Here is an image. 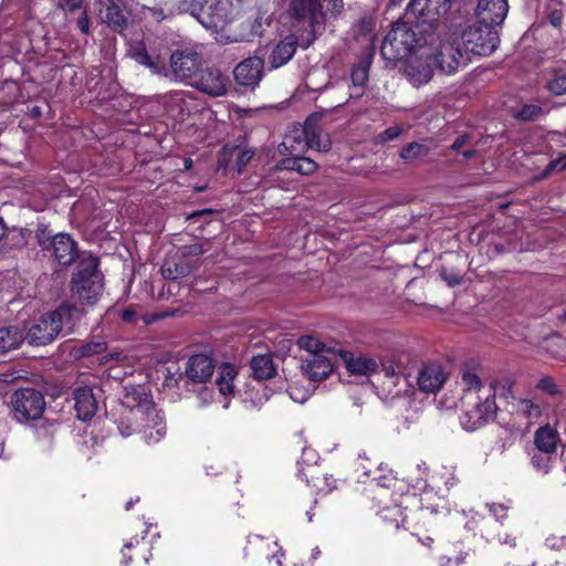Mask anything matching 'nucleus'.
Returning a JSON list of instances; mask_svg holds the SVG:
<instances>
[{
    "mask_svg": "<svg viewBox=\"0 0 566 566\" xmlns=\"http://www.w3.org/2000/svg\"><path fill=\"white\" fill-rule=\"evenodd\" d=\"M566 169V155L549 161L542 174V178L548 177L553 171Z\"/></svg>",
    "mask_w": 566,
    "mask_h": 566,
    "instance_id": "50",
    "label": "nucleus"
},
{
    "mask_svg": "<svg viewBox=\"0 0 566 566\" xmlns=\"http://www.w3.org/2000/svg\"><path fill=\"white\" fill-rule=\"evenodd\" d=\"M250 367L255 379L264 380L272 378L276 370L273 360L269 355H258L251 359Z\"/></svg>",
    "mask_w": 566,
    "mask_h": 566,
    "instance_id": "36",
    "label": "nucleus"
},
{
    "mask_svg": "<svg viewBox=\"0 0 566 566\" xmlns=\"http://www.w3.org/2000/svg\"><path fill=\"white\" fill-rule=\"evenodd\" d=\"M344 360L347 370L352 374L369 376L379 370V359L371 356L346 354Z\"/></svg>",
    "mask_w": 566,
    "mask_h": 566,
    "instance_id": "26",
    "label": "nucleus"
},
{
    "mask_svg": "<svg viewBox=\"0 0 566 566\" xmlns=\"http://www.w3.org/2000/svg\"><path fill=\"white\" fill-rule=\"evenodd\" d=\"M368 71H369V64L367 62H360L359 64L355 65L352 70L350 78L353 86L357 88V92L350 93V96H360L363 93V87L366 84L368 80Z\"/></svg>",
    "mask_w": 566,
    "mask_h": 566,
    "instance_id": "39",
    "label": "nucleus"
},
{
    "mask_svg": "<svg viewBox=\"0 0 566 566\" xmlns=\"http://www.w3.org/2000/svg\"><path fill=\"white\" fill-rule=\"evenodd\" d=\"M379 361V370L384 377L386 378L385 381V389L388 390V392H392V388L398 385L400 381V376L402 373V366L400 361V356L392 354L390 356H387L385 358H381Z\"/></svg>",
    "mask_w": 566,
    "mask_h": 566,
    "instance_id": "27",
    "label": "nucleus"
},
{
    "mask_svg": "<svg viewBox=\"0 0 566 566\" xmlns=\"http://www.w3.org/2000/svg\"><path fill=\"white\" fill-rule=\"evenodd\" d=\"M106 348L107 344L103 338L94 337L92 340L76 346L74 353L76 357H90L104 353Z\"/></svg>",
    "mask_w": 566,
    "mask_h": 566,
    "instance_id": "38",
    "label": "nucleus"
},
{
    "mask_svg": "<svg viewBox=\"0 0 566 566\" xmlns=\"http://www.w3.org/2000/svg\"><path fill=\"white\" fill-rule=\"evenodd\" d=\"M471 62L475 56H489L499 46L500 36L496 29L488 24L474 23L459 25L450 30Z\"/></svg>",
    "mask_w": 566,
    "mask_h": 566,
    "instance_id": "4",
    "label": "nucleus"
},
{
    "mask_svg": "<svg viewBox=\"0 0 566 566\" xmlns=\"http://www.w3.org/2000/svg\"><path fill=\"white\" fill-rule=\"evenodd\" d=\"M432 61L446 74L455 73L470 62L460 46L459 39H455L451 31L441 40L437 52L432 53Z\"/></svg>",
    "mask_w": 566,
    "mask_h": 566,
    "instance_id": "9",
    "label": "nucleus"
},
{
    "mask_svg": "<svg viewBox=\"0 0 566 566\" xmlns=\"http://www.w3.org/2000/svg\"><path fill=\"white\" fill-rule=\"evenodd\" d=\"M97 260L91 259L87 266L81 269L72 280V294L81 302L94 304L102 290V274L97 271Z\"/></svg>",
    "mask_w": 566,
    "mask_h": 566,
    "instance_id": "6",
    "label": "nucleus"
},
{
    "mask_svg": "<svg viewBox=\"0 0 566 566\" xmlns=\"http://www.w3.org/2000/svg\"><path fill=\"white\" fill-rule=\"evenodd\" d=\"M180 252L184 256H190V255H200L205 252L203 248L199 243H193L189 245H184L180 249Z\"/></svg>",
    "mask_w": 566,
    "mask_h": 566,
    "instance_id": "58",
    "label": "nucleus"
},
{
    "mask_svg": "<svg viewBox=\"0 0 566 566\" xmlns=\"http://www.w3.org/2000/svg\"><path fill=\"white\" fill-rule=\"evenodd\" d=\"M537 388L549 394V395H556L558 392L557 385L554 382V380L551 377H543L538 381Z\"/></svg>",
    "mask_w": 566,
    "mask_h": 566,
    "instance_id": "54",
    "label": "nucleus"
},
{
    "mask_svg": "<svg viewBox=\"0 0 566 566\" xmlns=\"http://www.w3.org/2000/svg\"><path fill=\"white\" fill-rule=\"evenodd\" d=\"M130 55L137 63L150 69L154 74H160L165 70L163 59L158 55H150L143 45L133 48Z\"/></svg>",
    "mask_w": 566,
    "mask_h": 566,
    "instance_id": "34",
    "label": "nucleus"
},
{
    "mask_svg": "<svg viewBox=\"0 0 566 566\" xmlns=\"http://www.w3.org/2000/svg\"><path fill=\"white\" fill-rule=\"evenodd\" d=\"M428 153L429 149L424 145L419 143H409L401 148L399 156L406 161H412L428 155Z\"/></svg>",
    "mask_w": 566,
    "mask_h": 566,
    "instance_id": "43",
    "label": "nucleus"
},
{
    "mask_svg": "<svg viewBox=\"0 0 566 566\" xmlns=\"http://www.w3.org/2000/svg\"><path fill=\"white\" fill-rule=\"evenodd\" d=\"M13 417L19 422H28L41 418L45 409L43 395L34 388H21L11 396Z\"/></svg>",
    "mask_w": 566,
    "mask_h": 566,
    "instance_id": "7",
    "label": "nucleus"
},
{
    "mask_svg": "<svg viewBox=\"0 0 566 566\" xmlns=\"http://www.w3.org/2000/svg\"><path fill=\"white\" fill-rule=\"evenodd\" d=\"M402 134V128L400 126H391L384 132L379 133L375 137V143L379 145H384L388 142L397 139Z\"/></svg>",
    "mask_w": 566,
    "mask_h": 566,
    "instance_id": "47",
    "label": "nucleus"
},
{
    "mask_svg": "<svg viewBox=\"0 0 566 566\" xmlns=\"http://www.w3.org/2000/svg\"><path fill=\"white\" fill-rule=\"evenodd\" d=\"M507 0H479L476 7L478 22L496 29L507 14Z\"/></svg>",
    "mask_w": 566,
    "mask_h": 566,
    "instance_id": "20",
    "label": "nucleus"
},
{
    "mask_svg": "<svg viewBox=\"0 0 566 566\" xmlns=\"http://www.w3.org/2000/svg\"><path fill=\"white\" fill-rule=\"evenodd\" d=\"M160 103L170 117L179 119L189 112L192 98L186 91H172L161 96Z\"/></svg>",
    "mask_w": 566,
    "mask_h": 566,
    "instance_id": "23",
    "label": "nucleus"
},
{
    "mask_svg": "<svg viewBox=\"0 0 566 566\" xmlns=\"http://www.w3.org/2000/svg\"><path fill=\"white\" fill-rule=\"evenodd\" d=\"M229 78L220 70L208 67L200 70L191 86L209 96H222L227 93Z\"/></svg>",
    "mask_w": 566,
    "mask_h": 566,
    "instance_id": "18",
    "label": "nucleus"
},
{
    "mask_svg": "<svg viewBox=\"0 0 566 566\" xmlns=\"http://www.w3.org/2000/svg\"><path fill=\"white\" fill-rule=\"evenodd\" d=\"M123 405L129 409L127 421L137 422V431L147 444H155L166 436L164 416L155 408L145 386H126Z\"/></svg>",
    "mask_w": 566,
    "mask_h": 566,
    "instance_id": "1",
    "label": "nucleus"
},
{
    "mask_svg": "<svg viewBox=\"0 0 566 566\" xmlns=\"http://www.w3.org/2000/svg\"><path fill=\"white\" fill-rule=\"evenodd\" d=\"M379 515L384 521L395 523L396 528H399L400 524H403L406 521V515L400 509V505L397 504L394 506L385 504L380 507Z\"/></svg>",
    "mask_w": 566,
    "mask_h": 566,
    "instance_id": "40",
    "label": "nucleus"
},
{
    "mask_svg": "<svg viewBox=\"0 0 566 566\" xmlns=\"http://www.w3.org/2000/svg\"><path fill=\"white\" fill-rule=\"evenodd\" d=\"M214 368L216 366L211 356L196 354L188 358L185 374L190 381L203 384L211 379Z\"/></svg>",
    "mask_w": 566,
    "mask_h": 566,
    "instance_id": "22",
    "label": "nucleus"
},
{
    "mask_svg": "<svg viewBox=\"0 0 566 566\" xmlns=\"http://www.w3.org/2000/svg\"><path fill=\"white\" fill-rule=\"evenodd\" d=\"M198 398L203 405H208L213 400V392L205 388L198 394Z\"/></svg>",
    "mask_w": 566,
    "mask_h": 566,
    "instance_id": "62",
    "label": "nucleus"
},
{
    "mask_svg": "<svg viewBox=\"0 0 566 566\" xmlns=\"http://www.w3.org/2000/svg\"><path fill=\"white\" fill-rule=\"evenodd\" d=\"M145 15L154 19L157 22H160L165 19L163 10L155 8H147V11H145Z\"/></svg>",
    "mask_w": 566,
    "mask_h": 566,
    "instance_id": "61",
    "label": "nucleus"
},
{
    "mask_svg": "<svg viewBox=\"0 0 566 566\" xmlns=\"http://www.w3.org/2000/svg\"><path fill=\"white\" fill-rule=\"evenodd\" d=\"M104 17L106 22L115 29H122L126 24V19L122 9L113 2L107 4Z\"/></svg>",
    "mask_w": 566,
    "mask_h": 566,
    "instance_id": "44",
    "label": "nucleus"
},
{
    "mask_svg": "<svg viewBox=\"0 0 566 566\" xmlns=\"http://www.w3.org/2000/svg\"><path fill=\"white\" fill-rule=\"evenodd\" d=\"M264 62L261 57L251 56L239 63L233 75L238 84L254 87L263 76Z\"/></svg>",
    "mask_w": 566,
    "mask_h": 566,
    "instance_id": "21",
    "label": "nucleus"
},
{
    "mask_svg": "<svg viewBox=\"0 0 566 566\" xmlns=\"http://www.w3.org/2000/svg\"><path fill=\"white\" fill-rule=\"evenodd\" d=\"M469 556V553L462 552L458 554L457 556H441L439 562L440 566H460L463 564Z\"/></svg>",
    "mask_w": 566,
    "mask_h": 566,
    "instance_id": "52",
    "label": "nucleus"
},
{
    "mask_svg": "<svg viewBox=\"0 0 566 566\" xmlns=\"http://www.w3.org/2000/svg\"><path fill=\"white\" fill-rule=\"evenodd\" d=\"M305 137H306V150L308 148L317 151H328L332 147V142L328 135L323 134L311 119L305 122Z\"/></svg>",
    "mask_w": 566,
    "mask_h": 566,
    "instance_id": "31",
    "label": "nucleus"
},
{
    "mask_svg": "<svg viewBox=\"0 0 566 566\" xmlns=\"http://www.w3.org/2000/svg\"><path fill=\"white\" fill-rule=\"evenodd\" d=\"M454 0H410L405 18L417 20V27L420 23L433 28L442 17L451 9Z\"/></svg>",
    "mask_w": 566,
    "mask_h": 566,
    "instance_id": "11",
    "label": "nucleus"
},
{
    "mask_svg": "<svg viewBox=\"0 0 566 566\" xmlns=\"http://www.w3.org/2000/svg\"><path fill=\"white\" fill-rule=\"evenodd\" d=\"M189 8L207 29L224 27L234 12L232 0H191Z\"/></svg>",
    "mask_w": 566,
    "mask_h": 566,
    "instance_id": "5",
    "label": "nucleus"
},
{
    "mask_svg": "<svg viewBox=\"0 0 566 566\" xmlns=\"http://www.w3.org/2000/svg\"><path fill=\"white\" fill-rule=\"evenodd\" d=\"M546 112L538 105L525 104L515 114V117L522 120H536L543 117Z\"/></svg>",
    "mask_w": 566,
    "mask_h": 566,
    "instance_id": "45",
    "label": "nucleus"
},
{
    "mask_svg": "<svg viewBox=\"0 0 566 566\" xmlns=\"http://www.w3.org/2000/svg\"><path fill=\"white\" fill-rule=\"evenodd\" d=\"M559 436L557 430L549 426L541 427L534 436V443L538 451L545 454H552L556 451Z\"/></svg>",
    "mask_w": 566,
    "mask_h": 566,
    "instance_id": "29",
    "label": "nucleus"
},
{
    "mask_svg": "<svg viewBox=\"0 0 566 566\" xmlns=\"http://www.w3.org/2000/svg\"><path fill=\"white\" fill-rule=\"evenodd\" d=\"M277 169L295 170L301 175H311L315 172L317 165L311 158L296 155L283 159L277 166Z\"/></svg>",
    "mask_w": 566,
    "mask_h": 566,
    "instance_id": "35",
    "label": "nucleus"
},
{
    "mask_svg": "<svg viewBox=\"0 0 566 566\" xmlns=\"http://www.w3.org/2000/svg\"><path fill=\"white\" fill-rule=\"evenodd\" d=\"M467 142H468V136L467 135H462V136L458 137L453 142V144L451 145V149L452 150H460L465 145Z\"/></svg>",
    "mask_w": 566,
    "mask_h": 566,
    "instance_id": "64",
    "label": "nucleus"
},
{
    "mask_svg": "<svg viewBox=\"0 0 566 566\" xmlns=\"http://www.w3.org/2000/svg\"><path fill=\"white\" fill-rule=\"evenodd\" d=\"M440 276L447 283V285L450 287L460 285L462 282V276L457 272H449L447 270H443L440 273Z\"/></svg>",
    "mask_w": 566,
    "mask_h": 566,
    "instance_id": "55",
    "label": "nucleus"
},
{
    "mask_svg": "<svg viewBox=\"0 0 566 566\" xmlns=\"http://www.w3.org/2000/svg\"><path fill=\"white\" fill-rule=\"evenodd\" d=\"M84 315L77 306L62 304L56 310L42 315L28 329L24 339L31 345L43 346L53 342L60 334H69Z\"/></svg>",
    "mask_w": 566,
    "mask_h": 566,
    "instance_id": "2",
    "label": "nucleus"
},
{
    "mask_svg": "<svg viewBox=\"0 0 566 566\" xmlns=\"http://www.w3.org/2000/svg\"><path fill=\"white\" fill-rule=\"evenodd\" d=\"M323 3V8H326V12H329L331 15H336L340 12L343 8V0H321Z\"/></svg>",
    "mask_w": 566,
    "mask_h": 566,
    "instance_id": "57",
    "label": "nucleus"
},
{
    "mask_svg": "<svg viewBox=\"0 0 566 566\" xmlns=\"http://www.w3.org/2000/svg\"><path fill=\"white\" fill-rule=\"evenodd\" d=\"M24 340V333L18 326H7L0 328V355L14 350L20 347Z\"/></svg>",
    "mask_w": 566,
    "mask_h": 566,
    "instance_id": "33",
    "label": "nucleus"
},
{
    "mask_svg": "<svg viewBox=\"0 0 566 566\" xmlns=\"http://www.w3.org/2000/svg\"><path fill=\"white\" fill-rule=\"evenodd\" d=\"M297 49V38L287 35L281 40L271 51L269 64L271 69H279L285 65L295 54Z\"/></svg>",
    "mask_w": 566,
    "mask_h": 566,
    "instance_id": "25",
    "label": "nucleus"
},
{
    "mask_svg": "<svg viewBox=\"0 0 566 566\" xmlns=\"http://www.w3.org/2000/svg\"><path fill=\"white\" fill-rule=\"evenodd\" d=\"M513 411L527 421V423H534L542 416V407L531 399H522L512 397Z\"/></svg>",
    "mask_w": 566,
    "mask_h": 566,
    "instance_id": "32",
    "label": "nucleus"
},
{
    "mask_svg": "<svg viewBox=\"0 0 566 566\" xmlns=\"http://www.w3.org/2000/svg\"><path fill=\"white\" fill-rule=\"evenodd\" d=\"M297 345L300 348L306 350L308 356L323 354L325 350H333L331 347H327L325 344L319 342L314 336H302L297 340Z\"/></svg>",
    "mask_w": 566,
    "mask_h": 566,
    "instance_id": "41",
    "label": "nucleus"
},
{
    "mask_svg": "<svg viewBox=\"0 0 566 566\" xmlns=\"http://www.w3.org/2000/svg\"><path fill=\"white\" fill-rule=\"evenodd\" d=\"M118 429L123 437H129L133 432L136 431V429L132 428L130 424H126L124 420H122L118 424Z\"/></svg>",
    "mask_w": 566,
    "mask_h": 566,
    "instance_id": "63",
    "label": "nucleus"
},
{
    "mask_svg": "<svg viewBox=\"0 0 566 566\" xmlns=\"http://www.w3.org/2000/svg\"><path fill=\"white\" fill-rule=\"evenodd\" d=\"M74 408L82 421L91 420L97 411V400L90 387H80L74 391Z\"/></svg>",
    "mask_w": 566,
    "mask_h": 566,
    "instance_id": "24",
    "label": "nucleus"
},
{
    "mask_svg": "<svg viewBox=\"0 0 566 566\" xmlns=\"http://www.w3.org/2000/svg\"><path fill=\"white\" fill-rule=\"evenodd\" d=\"M486 507L489 509L491 515L494 517V523L485 517L480 516L478 523L481 535L489 542L496 539L501 544L514 547L516 545V538L513 535L509 533H495L493 530V526L502 524V521L507 517V507L503 504L496 503L486 504Z\"/></svg>",
    "mask_w": 566,
    "mask_h": 566,
    "instance_id": "16",
    "label": "nucleus"
},
{
    "mask_svg": "<svg viewBox=\"0 0 566 566\" xmlns=\"http://www.w3.org/2000/svg\"><path fill=\"white\" fill-rule=\"evenodd\" d=\"M371 464L369 459L359 457L356 463L357 473L361 472L358 474V481L366 483L367 480H370L371 483H375L379 490L377 494L378 501L382 503L389 493V489L396 488L399 482L387 467L379 464L371 468Z\"/></svg>",
    "mask_w": 566,
    "mask_h": 566,
    "instance_id": "10",
    "label": "nucleus"
},
{
    "mask_svg": "<svg viewBox=\"0 0 566 566\" xmlns=\"http://www.w3.org/2000/svg\"><path fill=\"white\" fill-rule=\"evenodd\" d=\"M234 155L237 156V160H235L237 171L240 174V172H242L244 167L248 165V163L252 159L254 154L252 150H249V149H245V150L238 149L234 153Z\"/></svg>",
    "mask_w": 566,
    "mask_h": 566,
    "instance_id": "49",
    "label": "nucleus"
},
{
    "mask_svg": "<svg viewBox=\"0 0 566 566\" xmlns=\"http://www.w3.org/2000/svg\"><path fill=\"white\" fill-rule=\"evenodd\" d=\"M238 375V370L234 365L230 363H223L218 369V376L216 384L218 386L220 395L226 399L228 396L233 395L234 385L233 381Z\"/></svg>",
    "mask_w": 566,
    "mask_h": 566,
    "instance_id": "30",
    "label": "nucleus"
},
{
    "mask_svg": "<svg viewBox=\"0 0 566 566\" xmlns=\"http://www.w3.org/2000/svg\"><path fill=\"white\" fill-rule=\"evenodd\" d=\"M450 377L449 366L441 361L423 364L417 374V387L427 395L437 394Z\"/></svg>",
    "mask_w": 566,
    "mask_h": 566,
    "instance_id": "15",
    "label": "nucleus"
},
{
    "mask_svg": "<svg viewBox=\"0 0 566 566\" xmlns=\"http://www.w3.org/2000/svg\"><path fill=\"white\" fill-rule=\"evenodd\" d=\"M289 395L294 401L303 403L307 400L311 392L310 390H300L297 387L291 386L289 388Z\"/></svg>",
    "mask_w": 566,
    "mask_h": 566,
    "instance_id": "56",
    "label": "nucleus"
},
{
    "mask_svg": "<svg viewBox=\"0 0 566 566\" xmlns=\"http://www.w3.org/2000/svg\"><path fill=\"white\" fill-rule=\"evenodd\" d=\"M289 13L295 20L306 22L311 27L310 38L306 41L308 46L316 39V34L324 29L323 3L321 0H291Z\"/></svg>",
    "mask_w": 566,
    "mask_h": 566,
    "instance_id": "8",
    "label": "nucleus"
},
{
    "mask_svg": "<svg viewBox=\"0 0 566 566\" xmlns=\"http://www.w3.org/2000/svg\"><path fill=\"white\" fill-rule=\"evenodd\" d=\"M491 388L494 391L493 395H488L484 399L478 397L479 401H475L471 408H467L460 416V422L464 430L474 431L494 419L497 410L495 395L499 388L496 384H492Z\"/></svg>",
    "mask_w": 566,
    "mask_h": 566,
    "instance_id": "12",
    "label": "nucleus"
},
{
    "mask_svg": "<svg viewBox=\"0 0 566 566\" xmlns=\"http://www.w3.org/2000/svg\"><path fill=\"white\" fill-rule=\"evenodd\" d=\"M38 242L43 250L52 251L53 258L61 265H70L77 256L76 242L66 233H59L53 237L40 233L38 234Z\"/></svg>",
    "mask_w": 566,
    "mask_h": 566,
    "instance_id": "14",
    "label": "nucleus"
},
{
    "mask_svg": "<svg viewBox=\"0 0 566 566\" xmlns=\"http://www.w3.org/2000/svg\"><path fill=\"white\" fill-rule=\"evenodd\" d=\"M336 359L337 353L335 350H325L323 354L307 356L302 368L310 380L321 381L333 371Z\"/></svg>",
    "mask_w": 566,
    "mask_h": 566,
    "instance_id": "19",
    "label": "nucleus"
},
{
    "mask_svg": "<svg viewBox=\"0 0 566 566\" xmlns=\"http://www.w3.org/2000/svg\"><path fill=\"white\" fill-rule=\"evenodd\" d=\"M191 271V265L188 262H177L174 259H168L161 266V274L165 279L177 280L188 275Z\"/></svg>",
    "mask_w": 566,
    "mask_h": 566,
    "instance_id": "37",
    "label": "nucleus"
},
{
    "mask_svg": "<svg viewBox=\"0 0 566 566\" xmlns=\"http://www.w3.org/2000/svg\"><path fill=\"white\" fill-rule=\"evenodd\" d=\"M403 72L413 86L428 83L433 75L431 49L417 50L416 53L406 57Z\"/></svg>",
    "mask_w": 566,
    "mask_h": 566,
    "instance_id": "13",
    "label": "nucleus"
},
{
    "mask_svg": "<svg viewBox=\"0 0 566 566\" xmlns=\"http://www.w3.org/2000/svg\"><path fill=\"white\" fill-rule=\"evenodd\" d=\"M305 126L295 128L286 134L280 145V151L291 157L301 155L306 151Z\"/></svg>",
    "mask_w": 566,
    "mask_h": 566,
    "instance_id": "28",
    "label": "nucleus"
},
{
    "mask_svg": "<svg viewBox=\"0 0 566 566\" xmlns=\"http://www.w3.org/2000/svg\"><path fill=\"white\" fill-rule=\"evenodd\" d=\"M461 380L468 391L465 394V396L463 397V401H462V403L464 406L467 400H470L473 398L474 394L472 392V390L479 389L481 386V381H480L479 376L473 370H470V369L462 370Z\"/></svg>",
    "mask_w": 566,
    "mask_h": 566,
    "instance_id": "42",
    "label": "nucleus"
},
{
    "mask_svg": "<svg viewBox=\"0 0 566 566\" xmlns=\"http://www.w3.org/2000/svg\"><path fill=\"white\" fill-rule=\"evenodd\" d=\"M545 544L551 549L563 552V554L566 552V537L564 536H549Z\"/></svg>",
    "mask_w": 566,
    "mask_h": 566,
    "instance_id": "53",
    "label": "nucleus"
},
{
    "mask_svg": "<svg viewBox=\"0 0 566 566\" xmlns=\"http://www.w3.org/2000/svg\"><path fill=\"white\" fill-rule=\"evenodd\" d=\"M427 31V27L422 23L419 29L413 18L394 23L382 41L381 55L387 61H396L427 48V38L423 35Z\"/></svg>",
    "mask_w": 566,
    "mask_h": 566,
    "instance_id": "3",
    "label": "nucleus"
},
{
    "mask_svg": "<svg viewBox=\"0 0 566 566\" xmlns=\"http://www.w3.org/2000/svg\"><path fill=\"white\" fill-rule=\"evenodd\" d=\"M201 65L200 55L193 51H177L170 56V67L175 80L191 85Z\"/></svg>",
    "mask_w": 566,
    "mask_h": 566,
    "instance_id": "17",
    "label": "nucleus"
},
{
    "mask_svg": "<svg viewBox=\"0 0 566 566\" xmlns=\"http://www.w3.org/2000/svg\"><path fill=\"white\" fill-rule=\"evenodd\" d=\"M238 150L237 147H223L218 159V167L227 170L231 158L234 156V153Z\"/></svg>",
    "mask_w": 566,
    "mask_h": 566,
    "instance_id": "51",
    "label": "nucleus"
},
{
    "mask_svg": "<svg viewBox=\"0 0 566 566\" xmlns=\"http://www.w3.org/2000/svg\"><path fill=\"white\" fill-rule=\"evenodd\" d=\"M532 462L538 470L544 472L548 471V458L535 454L532 457Z\"/></svg>",
    "mask_w": 566,
    "mask_h": 566,
    "instance_id": "59",
    "label": "nucleus"
},
{
    "mask_svg": "<svg viewBox=\"0 0 566 566\" xmlns=\"http://www.w3.org/2000/svg\"><path fill=\"white\" fill-rule=\"evenodd\" d=\"M547 88L554 95L566 94V76L565 75H556L554 78H552L548 82Z\"/></svg>",
    "mask_w": 566,
    "mask_h": 566,
    "instance_id": "48",
    "label": "nucleus"
},
{
    "mask_svg": "<svg viewBox=\"0 0 566 566\" xmlns=\"http://www.w3.org/2000/svg\"><path fill=\"white\" fill-rule=\"evenodd\" d=\"M82 4V0H59V6L63 9L74 11Z\"/></svg>",
    "mask_w": 566,
    "mask_h": 566,
    "instance_id": "60",
    "label": "nucleus"
},
{
    "mask_svg": "<svg viewBox=\"0 0 566 566\" xmlns=\"http://www.w3.org/2000/svg\"><path fill=\"white\" fill-rule=\"evenodd\" d=\"M315 459H316V454L312 449H304L302 459L298 462V464L302 465V463H307L306 469L303 467L300 469V474L302 476H304V479L306 480L307 483H310L308 476L314 479L315 478L314 474L317 471V469L315 467L310 464V462H312V461L315 462Z\"/></svg>",
    "mask_w": 566,
    "mask_h": 566,
    "instance_id": "46",
    "label": "nucleus"
}]
</instances>
